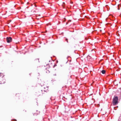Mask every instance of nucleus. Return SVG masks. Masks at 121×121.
Masks as SVG:
<instances>
[{"mask_svg":"<svg viewBox=\"0 0 121 121\" xmlns=\"http://www.w3.org/2000/svg\"><path fill=\"white\" fill-rule=\"evenodd\" d=\"M4 75L3 74L0 73V82H1L0 84L4 83L5 82V80L4 79L3 77Z\"/></svg>","mask_w":121,"mask_h":121,"instance_id":"f257e3e1","label":"nucleus"},{"mask_svg":"<svg viewBox=\"0 0 121 121\" xmlns=\"http://www.w3.org/2000/svg\"><path fill=\"white\" fill-rule=\"evenodd\" d=\"M118 98L117 96H114L113 99L112 103L113 105L117 104H118Z\"/></svg>","mask_w":121,"mask_h":121,"instance_id":"f03ea898","label":"nucleus"},{"mask_svg":"<svg viewBox=\"0 0 121 121\" xmlns=\"http://www.w3.org/2000/svg\"><path fill=\"white\" fill-rule=\"evenodd\" d=\"M6 40L7 42L9 43L12 41V39L11 37H7L6 38Z\"/></svg>","mask_w":121,"mask_h":121,"instance_id":"7ed1b4c3","label":"nucleus"},{"mask_svg":"<svg viewBox=\"0 0 121 121\" xmlns=\"http://www.w3.org/2000/svg\"><path fill=\"white\" fill-rule=\"evenodd\" d=\"M102 73L103 74H104L105 73V70H102Z\"/></svg>","mask_w":121,"mask_h":121,"instance_id":"20e7f679","label":"nucleus"},{"mask_svg":"<svg viewBox=\"0 0 121 121\" xmlns=\"http://www.w3.org/2000/svg\"><path fill=\"white\" fill-rule=\"evenodd\" d=\"M11 121H17V120L16 119H13Z\"/></svg>","mask_w":121,"mask_h":121,"instance_id":"39448f33","label":"nucleus"},{"mask_svg":"<svg viewBox=\"0 0 121 121\" xmlns=\"http://www.w3.org/2000/svg\"><path fill=\"white\" fill-rule=\"evenodd\" d=\"M66 40L67 41V42H68V39H66Z\"/></svg>","mask_w":121,"mask_h":121,"instance_id":"423d86ee","label":"nucleus"},{"mask_svg":"<svg viewBox=\"0 0 121 121\" xmlns=\"http://www.w3.org/2000/svg\"><path fill=\"white\" fill-rule=\"evenodd\" d=\"M46 72L47 73H48V72H47V71H46Z\"/></svg>","mask_w":121,"mask_h":121,"instance_id":"0eeeda50","label":"nucleus"}]
</instances>
